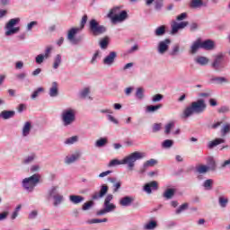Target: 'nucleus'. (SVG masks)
Here are the masks:
<instances>
[{
  "label": "nucleus",
  "instance_id": "nucleus-1",
  "mask_svg": "<svg viewBox=\"0 0 230 230\" xmlns=\"http://www.w3.org/2000/svg\"><path fill=\"white\" fill-rule=\"evenodd\" d=\"M208 109V104H206V101L204 99H199L196 102H192L190 105L186 107L181 115L182 119H188L193 114H202Z\"/></svg>",
  "mask_w": 230,
  "mask_h": 230
},
{
  "label": "nucleus",
  "instance_id": "nucleus-2",
  "mask_svg": "<svg viewBox=\"0 0 230 230\" xmlns=\"http://www.w3.org/2000/svg\"><path fill=\"white\" fill-rule=\"evenodd\" d=\"M144 157H145V153L136 151L130 154L129 155L126 156L122 160H118V159L111 160L109 163L108 166L111 168L112 166H118L119 164H128V168H129V170H133L135 163L138 159H143Z\"/></svg>",
  "mask_w": 230,
  "mask_h": 230
},
{
  "label": "nucleus",
  "instance_id": "nucleus-3",
  "mask_svg": "<svg viewBox=\"0 0 230 230\" xmlns=\"http://www.w3.org/2000/svg\"><path fill=\"white\" fill-rule=\"evenodd\" d=\"M118 12H119V8L115 7L111 9L108 13V17L111 20L113 24H116V22H123V21L128 17L127 11H122L119 14Z\"/></svg>",
  "mask_w": 230,
  "mask_h": 230
},
{
  "label": "nucleus",
  "instance_id": "nucleus-4",
  "mask_svg": "<svg viewBox=\"0 0 230 230\" xmlns=\"http://www.w3.org/2000/svg\"><path fill=\"white\" fill-rule=\"evenodd\" d=\"M75 114L76 111L71 108L63 111L61 114V119L63 121L64 127H69V125L75 123V120L76 119Z\"/></svg>",
  "mask_w": 230,
  "mask_h": 230
},
{
  "label": "nucleus",
  "instance_id": "nucleus-5",
  "mask_svg": "<svg viewBox=\"0 0 230 230\" xmlns=\"http://www.w3.org/2000/svg\"><path fill=\"white\" fill-rule=\"evenodd\" d=\"M39 182H40V174L36 173L29 178L23 179L22 186L27 191H31Z\"/></svg>",
  "mask_w": 230,
  "mask_h": 230
},
{
  "label": "nucleus",
  "instance_id": "nucleus-6",
  "mask_svg": "<svg viewBox=\"0 0 230 230\" xmlns=\"http://www.w3.org/2000/svg\"><path fill=\"white\" fill-rule=\"evenodd\" d=\"M21 22L20 18H13L9 20V22L6 23L5 28V35L6 37H10V35H14V33H18V31L21 30L20 27H13L15 24H18V22Z\"/></svg>",
  "mask_w": 230,
  "mask_h": 230
},
{
  "label": "nucleus",
  "instance_id": "nucleus-7",
  "mask_svg": "<svg viewBox=\"0 0 230 230\" xmlns=\"http://www.w3.org/2000/svg\"><path fill=\"white\" fill-rule=\"evenodd\" d=\"M90 24V31H92L93 35L95 37L98 35H102L107 31V28L103 25H100V23L95 20L92 19L89 22Z\"/></svg>",
  "mask_w": 230,
  "mask_h": 230
},
{
  "label": "nucleus",
  "instance_id": "nucleus-8",
  "mask_svg": "<svg viewBox=\"0 0 230 230\" xmlns=\"http://www.w3.org/2000/svg\"><path fill=\"white\" fill-rule=\"evenodd\" d=\"M57 190H58V187L54 186L49 191V197H52V199H54L55 208H57V206H58L59 204H62V201L64 200V196L62 194H58Z\"/></svg>",
  "mask_w": 230,
  "mask_h": 230
},
{
  "label": "nucleus",
  "instance_id": "nucleus-9",
  "mask_svg": "<svg viewBox=\"0 0 230 230\" xmlns=\"http://www.w3.org/2000/svg\"><path fill=\"white\" fill-rule=\"evenodd\" d=\"M81 31L80 27H74L68 31L67 39L72 44H78L80 42V40L75 39V36Z\"/></svg>",
  "mask_w": 230,
  "mask_h": 230
},
{
  "label": "nucleus",
  "instance_id": "nucleus-10",
  "mask_svg": "<svg viewBox=\"0 0 230 230\" xmlns=\"http://www.w3.org/2000/svg\"><path fill=\"white\" fill-rule=\"evenodd\" d=\"M189 22H181L180 23L172 21L171 23V28H172V31L171 33L172 35H175V33H177L179 31V30H184V28H186V26H188Z\"/></svg>",
  "mask_w": 230,
  "mask_h": 230
},
{
  "label": "nucleus",
  "instance_id": "nucleus-11",
  "mask_svg": "<svg viewBox=\"0 0 230 230\" xmlns=\"http://www.w3.org/2000/svg\"><path fill=\"white\" fill-rule=\"evenodd\" d=\"M109 191V186L103 184L101 186V190L99 192H93V194L92 195V199L93 200H98L100 199H103V197H105V195H107Z\"/></svg>",
  "mask_w": 230,
  "mask_h": 230
},
{
  "label": "nucleus",
  "instance_id": "nucleus-12",
  "mask_svg": "<svg viewBox=\"0 0 230 230\" xmlns=\"http://www.w3.org/2000/svg\"><path fill=\"white\" fill-rule=\"evenodd\" d=\"M112 194H108L104 199V209L108 213H111V211H114V209H116V205L111 203V200H112Z\"/></svg>",
  "mask_w": 230,
  "mask_h": 230
},
{
  "label": "nucleus",
  "instance_id": "nucleus-13",
  "mask_svg": "<svg viewBox=\"0 0 230 230\" xmlns=\"http://www.w3.org/2000/svg\"><path fill=\"white\" fill-rule=\"evenodd\" d=\"M117 57H118V54L114 51H111L108 56L104 58L102 64H104V66H112Z\"/></svg>",
  "mask_w": 230,
  "mask_h": 230
},
{
  "label": "nucleus",
  "instance_id": "nucleus-14",
  "mask_svg": "<svg viewBox=\"0 0 230 230\" xmlns=\"http://www.w3.org/2000/svg\"><path fill=\"white\" fill-rule=\"evenodd\" d=\"M172 41L170 40V39H165L164 41H160L158 46V53H160L161 55L166 53Z\"/></svg>",
  "mask_w": 230,
  "mask_h": 230
},
{
  "label": "nucleus",
  "instance_id": "nucleus-15",
  "mask_svg": "<svg viewBox=\"0 0 230 230\" xmlns=\"http://www.w3.org/2000/svg\"><path fill=\"white\" fill-rule=\"evenodd\" d=\"M152 190H153V191H155V190H159V184L157 183V181H153L149 183H146L144 186V190L146 192H147L148 194L152 193Z\"/></svg>",
  "mask_w": 230,
  "mask_h": 230
},
{
  "label": "nucleus",
  "instance_id": "nucleus-16",
  "mask_svg": "<svg viewBox=\"0 0 230 230\" xmlns=\"http://www.w3.org/2000/svg\"><path fill=\"white\" fill-rule=\"evenodd\" d=\"M201 49H206V51H211L215 49V41L211 40H207L205 41H200Z\"/></svg>",
  "mask_w": 230,
  "mask_h": 230
},
{
  "label": "nucleus",
  "instance_id": "nucleus-17",
  "mask_svg": "<svg viewBox=\"0 0 230 230\" xmlns=\"http://www.w3.org/2000/svg\"><path fill=\"white\" fill-rule=\"evenodd\" d=\"M223 60H224V55L222 53L216 55L214 62L212 63V67H214V69H218V67H219L220 64H222Z\"/></svg>",
  "mask_w": 230,
  "mask_h": 230
},
{
  "label": "nucleus",
  "instance_id": "nucleus-18",
  "mask_svg": "<svg viewBox=\"0 0 230 230\" xmlns=\"http://www.w3.org/2000/svg\"><path fill=\"white\" fill-rule=\"evenodd\" d=\"M108 181L113 184V193L118 192L121 188V181H117L116 178H108Z\"/></svg>",
  "mask_w": 230,
  "mask_h": 230
},
{
  "label": "nucleus",
  "instance_id": "nucleus-19",
  "mask_svg": "<svg viewBox=\"0 0 230 230\" xmlns=\"http://www.w3.org/2000/svg\"><path fill=\"white\" fill-rule=\"evenodd\" d=\"M49 96H51V98L58 96V84H57V82L52 83V86L49 89Z\"/></svg>",
  "mask_w": 230,
  "mask_h": 230
},
{
  "label": "nucleus",
  "instance_id": "nucleus-20",
  "mask_svg": "<svg viewBox=\"0 0 230 230\" xmlns=\"http://www.w3.org/2000/svg\"><path fill=\"white\" fill-rule=\"evenodd\" d=\"M134 202V198L126 196L119 200L120 206L128 207Z\"/></svg>",
  "mask_w": 230,
  "mask_h": 230
},
{
  "label": "nucleus",
  "instance_id": "nucleus-21",
  "mask_svg": "<svg viewBox=\"0 0 230 230\" xmlns=\"http://www.w3.org/2000/svg\"><path fill=\"white\" fill-rule=\"evenodd\" d=\"M222 143H226V139L224 138H216L210 142H208V148H215V146H218V145H222Z\"/></svg>",
  "mask_w": 230,
  "mask_h": 230
},
{
  "label": "nucleus",
  "instance_id": "nucleus-22",
  "mask_svg": "<svg viewBox=\"0 0 230 230\" xmlns=\"http://www.w3.org/2000/svg\"><path fill=\"white\" fill-rule=\"evenodd\" d=\"M77 159H80V153H75V154L72 155L71 156H66L65 163L66 164H71L75 163V161H77Z\"/></svg>",
  "mask_w": 230,
  "mask_h": 230
},
{
  "label": "nucleus",
  "instance_id": "nucleus-23",
  "mask_svg": "<svg viewBox=\"0 0 230 230\" xmlns=\"http://www.w3.org/2000/svg\"><path fill=\"white\" fill-rule=\"evenodd\" d=\"M201 6H206L202 0H191L190 3V8H201Z\"/></svg>",
  "mask_w": 230,
  "mask_h": 230
},
{
  "label": "nucleus",
  "instance_id": "nucleus-24",
  "mask_svg": "<svg viewBox=\"0 0 230 230\" xmlns=\"http://www.w3.org/2000/svg\"><path fill=\"white\" fill-rule=\"evenodd\" d=\"M201 49L200 40H198L190 47V53H191V55H195V53H197V51H199V49Z\"/></svg>",
  "mask_w": 230,
  "mask_h": 230
},
{
  "label": "nucleus",
  "instance_id": "nucleus-25",
  "mask_svg": "<svg viewBox=\"0 0 230 230\" xmlns=\"http://www.w3.org/2000/svg\"><path fill=\"white\" fill-rule=\"evenodd\" d=\"M69 200L72 204H80V202H84V197L78 195H70Z\"/></svg>",
  "mask_w": 230,
  "mask_h": 230
},
{
  "label": "nucleus",
  "instance_id": "nucleus-26",
  "mask_svg": "<svg viewBox=\"0 0 230 230\" xmlns=\"http://www.w3.org/2000/svg\"><path fill=\"white\" fill-rule=\"evenodd\" d=\"M1 116L4 119H10V118H13L15 116V111H2Z\"/></svg>",
  "mask_w": 230,
  "mask_h": 230
},
{
  "label": "nucleus",
  "instance_id": "nucleus-27",
  "mask_svg": "<svg viewBox=\"0 0 230 230\" xmlns=\"http://www.w3.org/2000/svg\"><path fill=\"white\" fill-rule=\"evenodd\" d=\"M211 82L222 85V84H228L229 80L226 77H212Z\"/></svg>",
  "mask_w": 230,
  "mask_h": 230
},
{
  "label": "nucleus",
  "instance_id": "nucleus-28",
  "mask_svg": "<svg viewBox=\"0 0 230 230\" xmlns=\"http://www.w3.org/2000/svg\"><path fill=\"white\" fill-rule=\"evenodd\" d=\"M173 195H175V190L167 189L163 194V197H164V199H166L167 200H170V199H172Z\"/></svg>",
  "mask_w": 230,
  "mask_h": 230
},
{
  "label": "nucleus",
  "instance_id": "nucleus-29",
  "mask_svg": "<svg viewBox=\"0 0 230 230\" xmlns=\"http://www.w3.org/2000/svg\"><path fill=\"white\" fill-rule=\"evenodd\" d=\"M208 62H209V58L203 56H199L196 58V63L199 64V66H207Z\"/></svg>",
  "mask_w": 230,
  "mask_h": 230
},
{
  "label": "nucleus",
  "instance_id": "nucleus-30",
  "mask_svg": "<svg viewBox=\"0 0 230 230\" xmlns=\"http://www.w3.org/2000/svg\"><path fill=\"white\" fill-rule=\"evenodd\" d=\"M30 130H31V123L30 121H27L25 122L22 128V136H28L30 134Z\"/></svg>",
  "mask_w": 230,
  "mask_h": 230
},
{
  "label": "nucleus",
  "instance_id": "nucleus-31",
  "mask_svg": "<svg viewBox=\"0 0 230 230\" xmlns=\"http://www.w3.org/2000/svg\"><path fill=\"white\" fill-rule=\"evenodd\" d=\"M159 109H163V104H157V105H148L146 106V111L147 112H155L156 111H159Z\"/></svg>",
  "mask_w": 230,
  "mask_h": 230
},
{
  "label": "nucleus",
  "instance_id": "nucleus-32",
  "mask_svg": "<svg viewBox=\"0 0 230 230\" xmlns=\"http://www.w3.org/2000/svg\"><path fill=\"white\" fill-rule=\"evenodd\" d=\"M156 37H161L166 33V26L161 25L160 27H157L155 31Z\"/></svg>",
  "mask_w": 230,
  "mask_h": 230
},
{
  "label": "nucleus",
  "instance_id": "nucleus-33",
  "mask_svg": "<svg viewBox=\"0 0 230 230\" xmlns=\"http://www.w3.org/2000/svg\"><path fill=\"white\" fill-rule=\"evenodd\" d=\"M62 64V56L60 54H58L54 59L53 68L58 69V66Z\"/></svg>",
  "mask_w": 230,
  "mask_h": 230
},
{
  "label": "nucleus",
  "instance_id": "nucleus-34",
  "mask_svg": "<svg viewBox=\"0 0 230 230\" xmlns=\"http://www.w3.org/2000/svg\"><path fill=\"white\" fill-rule=\"evenodd\" d=\"M107 143V138L102 137L95 142V146H97V148H102V146H105Z\"/></svg>",
  "mask_w": 230,
  "mask_h": 230
},
{
  "label": "nucleus",
  "instance_id": "nucleus-35",
  "mask_svg": "<svg viewBox=\"0 0 230 230\" xmlns=\"http://www.w3.org/2000/svg\"><path fill=\"white\" fill-rule=\"evenodd\" d=\"M157 227V222L156 221H150L146 225L144 226V229L146 230H152L155 229Z\"/></svg>",
  "mask_w": 230,
  "mask_h": 230
},
{
  "label": "nucleus",
  "instance_id": "nucleus-36",
  "mask_svg": "<svg viewBox=\"0 0 230 230\" xmlns=\"http://www.w3.org/2000/svg\"><path fill=\"white\" fill-rule=\"evenodd\" d=\"M107 46H109V38L105 37L100 41V47L102 49H107Z\"/></svg>",
  "mask_w": 230,
  "mask_h": 230
},
{
  "label": "nucleus",
  "instance_id": "nucleus-37",
  "mask_svg": "<svg viewBox=\"0 0 230 230\" xmlns=\"http://www.w3.org/2000/svg\"><path fill=\"white\" fill-rule=\"evenodd\" d=\"M155 164H157V160L155 159H150L147 160L145 164H144V168H148L150 166H155Z\"/></svg>",
  "mask_w": 230,
  "mask_h": 230
},
{
  "label": "nucleus",
  "instance_id": "nucleus-38",
  "mask_svg": "<svg viewBox=\"0 0 230 230\" xmlns=\"http://www.w3.org/2000/svg\"><path fill=\"white\" fill-rule=\"evenodd\" d=\"M203 186L206 190H212V188H213V180H211V179L206 180L203 183Z\"/></svg>",
  "mask_w": 230,
  "mask_h": 230
},
{
  "label": "nucleus",
  "instance_id": "nucleus-39",
  "mask_svg": "<svg viewBox=\"0 0 230 230\" xmlns=\"http://www.w3.org/2000/svg\"><path fill=\"white\" fill-rule=\"evenodd\" d=\"M93 206H94V201L90 200V201L85 202L83 205V211H87L88 209L92 208Z\"/></svg>",
  "mask_w": 230,
  "mask_h": 230
},
{
  "label": "nucleus",
  "instance_id": "nucleus-40",
  "mask_svg": "<svg viewBox=\"0 0 230 230\" xmlns=\"http://www.w3.org/2000/svg\"><path fill=\"white\" fill-rule=\"evenodd\" d=\"M230 132V125L225 124L224 127L221 128L222 136H226Z\"/></svg>",
  "mask_w": 230,
  "mask_h": 230
},
{
  "label": "nucleus",
  "instance_id": "nucleus-41",
  "mask_svg": "<svg viewBox=\"0 0 230 230\" xmlns=\"http://www.w3.org/2000/svg\"><path fill=\"white\" fill-rule=\"evenodd\" d=\"M143 93V88L137 89L136 97L137 98V100H143V98H145V94Z\"/></svg>",
  "mask_w": 230,
  "mask_h": 230
},
{
  "label": "nucleus",
  "instance_id": "nucleus-42",
  "mask_svg": "<svg viewBox=\"0 0 230 230\" xmlns=\"http://www.w3.org/2000/svg\"><path fill=\"white\" fill-rule=\"evenodd\" d=\"M162 146L164 148H171V146H173V140L166 139L163 142Z\"/></svg>",
  "mask_w": 230,
  "mask_h": 230
},
{
  "label": "nucleus",
  "instance_id": "nucleus-43",
  "mask_svg": "<svg viewBox=\"0 0 230 230\" xmlns=\"http://www.w3.org/2000/svg\"><path fill=\"white\" fill-rule=\"evenodd\" d=\"M173 127H175V122L173 121H171L167 125H165V134H170Z\"/></svg>",
  "mask_w": 230,
  "mask_h": 230
},
{
  "label": "nucleus",
  "instance_id": "nucleus-44",
  "mask_svg": "<svg viewBox=\"0 0 230 230\" xmlns=\"http://www.w3.org/2000/svg\"><path fill=\"white\" fill-rule=\"evenodd\" d=\"M185 209H188V203H183L182 205H181L176 210V215H181V213H182V211H185Z\"/></svg>",
  "mask_w": 230,
  "mask_h": 230
},
{
  "label": "nucleus",
  "instance_id": "nucleus-45",
  "mask_svg": "<svg viewBox=\"0 0 230 230\" xmlns=\"http://www.w3.org/2000/svg\"><path fill=\"white\" fill-rule=\"evenodd\" d=\"M78 141V137L74 136L66 140V145H73Z\"/></svg>",
  "mask_w": 230,
  "mask_h": 230
},
{
  "label": "nucleus",
  "instance_id": "nucleus-46",
  "mask_svg": "<svg viewBox=\"0 0 230 230\" xmlns=\"http://www.w3.org/2000/svg\"><path fill=\"white\" fill-rule=\"evenodd\" d=\"M44 92V88L40 87L38 88L36 91L33 92V93L31 94V99L35 100V98H37L39 96V94H40V93Z\"/></svg>",
  "mask_w": 230,
  "mask_h": 230
},
{
  "label": "nucleus",
  "instance_id": "nucleus-47",
  "mask_svg": "<svg viewBox=\"0 0 230 230\" xmlns=\"http://www.w3.org/2000/svg\"><path fill=\"white\" fill-rule=\"evenodd\" d=\"M208 170H209V168L206 165H199L197 167V172L199 173H206L208 172Z\"/></svg>",
  "mask_w": 230,
  "mask_h": 230
},
{
  "label": "nucleus",
  "instance_id": "nucleus-48",
  "mask_svg": "<svg viewBox=\"0 0 230 230\" xmlns=\"http://www.w3.org/2000/svg\"><path fill=\"white\" fill-rule=\"evenodd\" d=\"M87 14H84L83 17H82V20H81V23H80V28L81 30H84V28H85V24L87 23Z\"/></svg>",
  "mask_w": 230,
  "mask_h": 230
},
{
  "label": "nucleus",
  "instance_id": "nucleus-49",
  "mask_svg": "<svg viewBox=\"0 0 230 230\" xmlns=\"http://www.w3.org/2000/svg\"><path fill=\"white\" fill-rule=\"evenodd\" d=\"M217 164L215 163V160L213 158H210L208 160V170H216Z\"/></svg>",
  "mask_w": 230,
  "mask_h": 230
},
{
  "label": "nucleus",
  "instance_id": "nucleus-50",
  "mask_svg": "<svg viewBox=\"0 0 230 230\" xmlns=\"http://www.w3.org/2000/svg\"><path fill=\"white\" fill-rule=\"evenodd\" d=\"M227 202H229V199H227L224 197L219 198V204H220L221 208H226V206H227Z\"/></svg>",
  "mask_w": 230,
  "mask_h": 230
},
{
  "label": "nucleus",
  "instance_id": "nucleus-51",
  "mask_svg": "<svg viewBox=\"0 0 230 230\" xmlns=\"http://www.w3.org/2000/svg\"><path fill=\"white\" fill-rule=\"evenodd\" d=\"M163 98H164L163 94L157 93L153 96L152 102H154V103H157V102H161Z\"/></svg>",
  "mask_w": 230,
  "mask_h": 230
},
{
  "label": "nucleus",
  "instance_id": "nucleus-52",
  "mask_svg": "<svg viewBox=\"0 0 230 230\" xmlns=\"http://www.w3.org/2000/svg\"><path fill=\"white\" fill-rule=\"evenodd\" d=\"M90 93H91V90H89V88H84L81 92L80 96H81V98H87V96H89Z\"/></svg>",
  "mask_w": 230,
  "mask_h": 230
},
{
  "label": "nucleus",
  "instance_id": "nucleus-53",
  "mask_svg": "<svg viewBox=\"0 0 230 230\" xmlns=\"http://www.w3.org/2000/svg\"><path fill=\"white\" fill-rule=\"evenodd\" d=\"M35 159V154L31 155L30 156H28L24 161L23 164H30V163L33 162V160Z\"/></svg>",
  "mask_w": 230,
  "mask_h": 230
},
{
  "label": "nucleus",
  "instance_id": "nucleus-54",
  "mask_svg": "<svg viewBox=\"0 0 230 230\" xmlns=\"http://www.w3.org/2000/svg\"><path fill=\"white\" fill-rule=\"evenodd\" d=\"M155 10H161L163 8V0H155Z\"/></svg>",
  "mask_w": 230,
  "mask_h": 230
},
{
  "label": "nucleus",
  "instance_id": "nucleus-55",
  "mask_svg": "<svg viewBox=\"0 0 230 230\" xmlns=\"http://www.w3.org/2000/svg\"><path fill=\"white\" fill-rule=\"evenodd\" d=\"M26 76H27V74L24 72L15 75L16 80H24Z\"/></svg>",
  "mask_w": 230,
  "mask_h": 230
},
{
  "label": "nucleus",
  "instance_id": "nucleus-56",
  "mask_svg": "<svg viewBox=\"0 0 230 230\" xmlns=\"http://www.w3.org/2000/svg\"><path fill=\"white\" fill-rule=\"evenodd\" d=\"M103 222H107V218L103 219H92L89 221V224H102Z\"/></svg>",
  "mask_w": 230,
  "mask_h": 230
},
{
  "label": "nucleus",
  "instance_id": "nucleus-57",
  "mask_svg": "<svg viewBox=\"0 0 230 230\" xmlns=\"http://www.w3.org/2000/svg\"><path fill=\"white\" fill-rule=\"evenodd\" d=\"M39 22L37 21L31 22L30 23L27 24V30L28 31H31L33 26H37Z\"/></svg>",
  "mask_w": 230,
  "mask_h": 230
},
{
  "label": "nucleus",
  "instance_id": "nucleus-58",
  "mask_svg": "<svg viewBox=\"0 0 230 230\" xmlns=\"http://www.w3.org/2000/svg\"><path fill=\"white\" fill-rule=\"evenodd\" d=\"M44 58H46V57H44V55L40 54L36 57V63L37 64H42V62H44Z\"/></svg>",
  "mask_w": 230,
  "mask_h": 230
},
{
  "label": "nucleus",
  "instance_id": "nucleus-59",
  "mask_svg": "<svg viewBox=\"0 0 230 230\" xmlns=\"http://www.w3.org/2000/svg\"><path fill=\"white\" fill-rule=\"evenodd\" d=\"M161 127H163V124L161 123H155L153 125V132H159L161 130Z\"/></svg>",
  "mask_w": 230,
  "mask_h": 230
},
{
  "label": "nucleus",
  "instance_id": "nucleus-60",
  "mask_svg": "<svg viewBox=\"0 0 230 230\" xmlns=\"http://www.w3.org/2000/svg\"><path fill=\"white\" fill-rule=\"evenodd\" d=\"M217 112H219L220 114H224V113H226V112H229V107H227V106H223V107H221V108H219V109L217 110Z\"/></svg>",
  "mask_w": 230,
  "mask_h": 230
},
{
  "label": "nucleus",
  "instance_id": "nucleus-61",
  "mask_svg": "<svg viewBox=\"0 0 230 230\" xmlns=\"http://www.w3.org/2000/svg\"><path fill=\"white\" fill-rule=\"evenodd\" d=\"M188 17V13H182L176 17L177 21H184Z\"/></svg>",
  "mask_w": 230,
  "mask_h": 230
},
{
  "label": "nucleus",
  "instance_id": "nucleus-62",
  "mask_svg": "<svg viewBox=\"0 0 230 230\" xmlns=\"http://www.w3.org/2000/svg\"><path fill=\"white\" fill-rule=\"evenodd\" d=\"M37 215H39V213L37 212V210H33L29 214V219L30 220H33V218H37Z\"/></svg>",
  "mask_w": 230,
  "mask_h": 230
},
{
  "label": "nucleus",
  "instance_id": "nucleus-63",
  "mask_svg": "<svg viewBox=\"0 0 230 230\" xmlns=\"http://www.w3.org/2000/svg\"><path fill=\"white\" fill-rule=\"evenodd\" d=\"M51 49H53V48L51 47H48L46 49L45 54H44L45 58H49V55L51 54Z\"/></svg>",
  "mask_w": 230,
  "mask_h": 230
},
{
  "label": "nucleus",
  "instance_id": "nucleus-64",
  "mask_svg": "<svg viewBox=\"0 0 230 230\" xmlns=\"http://www.w3.org/2000/svg\"><path fill=\"white\" fill-rule=\"evenodd\" d=\"M7 217H8V211L0 213V222L1 220H6Z\"/></svg>",
  "mask_w": 230,
  "mask_h": 230
}]
</instances>
